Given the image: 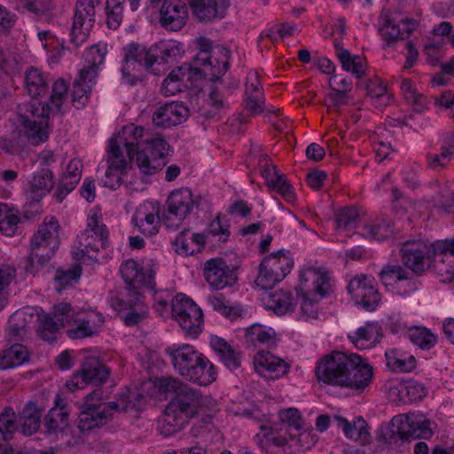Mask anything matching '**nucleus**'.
Instances as JSON below:
<instances>
[{"mask_svg":"<svg viewBox=\"0 0 454 454\" xmlns=\"http://www.w3.org/2000/svg\"><path fill=\"white\" fill-rule=\"evenodd\" d=\"M319 381L355 391L360 395L367 388L373 378V368L366 358L357 355H347L333 351L324 356L315 369Z\"/></svg>","mask_w":454,"mask_h":454,"instance_id":"1","label":"nucleus"},{"mask_svg":"<svg viewBox=\"0 0 454 454\" xmlns=\"http://www.w3.org/2000/svg\"><path fill=\"white\" fill-rule=\"evenodd\" d=\"M127 144H131V160L137 156L136 163L140 171L145 175H154L167 163L166 157L168 154L169 145L161 137L151 140L139 141L143 136V129L134 125L125 126L122 134Z\"/></svg>","mask_w":454,"mask_h":454,"instance_id":"2","label":"nucleus"},{"mask_svg":"<svg viewBox=\"0 0 454 454\" xmlns=\"http://www.w3.org/2000/svg\"><path fill=\"white\" fill-rule=\"evenodd\" d=\"M120 271L127 285L128 295L129 296L127 303L130 307V310L122 316V319L125 325L134 326L145 318L146 313L145 311L137 312L132 307L139 301L142 287L155 292V271L152 267L149 269L139 268L137 262L133 259L122 262ZM125 303L126 301L123 300L118 301V305L121 307Z\"/></svg>","mask_w":454,"mask_h":454,"instance_id":"3","label":"nucleus"},{"mask_svg":"<svg viewBox=\"0 0 454 454\" xmlns=\"http://www.w3.org/2000/svg\"><path fill=\"white\" fill-rule=\"evenodd\" d=\"M317 441V435L310 429L289 432L280 431L267 433L263 443L269 454H295L309 450Z\"/></svg>","mask_w":454,"mask_h":454,"instance_id":"4","label":"nucleus"},{"mask_svg":"<svg viewBox=\"0 0 454 454\" xmlns=\"http://www.w3.org/2000/svg\"><path fill=\"white\" fill-rule=\"evenodd\" d=\"M200 399H170L161 419L159 429L165 437L181 430L191 418L199 414Z\"/></svg>","mask_w":454,"mask_h":454,"instance_id":"5","label":"nucleus"},{"mask_svg":"<svg viewBox=\"0 0 454 454\" xmlns=\"http://www.w3.org/2000/svg\"><path fill=\"white\" fill-rule=\"evenodd\" d=\"M200 201L201 196L194 197L188 187L175 190L168 195L161 215L158 214L157 218L168 227L177 226L192 212L194 207H199Z\"/></svg>","mask_w":454,"mask_h":454,"instance_id":"6","label":"nucleus"},{"mask_svg":"<svg viewBox=\"0 0 454 454\" xmlns=\"http://www.w3.org/2000/svg\"><path fill=\"white\" fill-rule=\"evenodd\" d=\"M89 54L91 56V59L89 60L90 65L80 70L78 78L73 83L72 103L76 109L82 108L88 102L98 75V68L105 61L106 48L101 49L98 45H92Z\"/></svg>","mask_w":454,"mask_h":454,"instance_id":"7","label":"nucleus"},{"mask_svg":"<svg viewBox=\"0 0 454 454\" xmlns=\"http://www.w3.org/2000/svg\"><path fill=\"white\" fill-rule=\"evenodd\" d=\"M132 145L127 144L125 137L120 133L111 137L108 142V168L104 180L105 186L111 190L118 189L121 184L122 176L126 173L128 161L123 156L122 147H125L131 160Z\"/></svg>","mask_w":454,"mask_h":454,"instance_id":"8","label":"nucleus"},{"mask_svg":"<svg viewBox=\"0 0 454 454\" xmlns=\"http://www.w3.org/2000/svg\"><path fill=\"white\" fill-rule=\"evenodd\" d=\"M171 310L186 334L196 338L200 333L203 313L192 299L182 293L177 294L172 300Z\"/></svg>","mask_w":454,"mask_h":454,"instance_id":"9","label":"nucleus"},{"mask_svg":"<svg viewBox=\"0 0 454 454\" xmlns=\"http://www.w3.org/2000/svg\"><path fill=\"white\" fill-rule=\"evenodd\" d=\"M158 50L159 48L153 47L145 50V47L135 43L124 48L125 57L121 73L127 83L134 86L141 81V78L132 73L140 71L141 68L149 70L158 61Z\"/></svg>","mask_w":454,"mask_h":454,"instance_id":"10","label":"nucleus"},{"mask_svg":"<svg viewBox=\"0 0 454 454\" xmlns=\"http://www.w3.org/2000/svg\"><path fill=\"white\" fill-rule=\"evenodd\" d=\"M27 112L31 114V117L24 114L20 115V121L26 129V137L28 142L33 145H37L48 139V120L50 114L48 112L47 102L43 105L38 103L29 105Z\"/></svg>","mask_w":454,"mask_h":454,"instance_id":"11","label":"nucleus"},{"mask_svg":"<svg viewBox=\"0 0 454 454\" xmlns=\"http://www.w3.org/2000/svg\"><path fill=\"white\" fill-rule=\"evenodd\" d=\"M93 401L94 399L87 400L80 411L77 427L82 433L103 426L119 409V404L115 402L103 403L98 401L94 403Z\"/></svg>","mask_w":454,"mask_h":454,"instance_id":"12","label":"nucleus"},{"mask_svg":"<svg viewBox=\"0 0 454 454\" xmlns=\"http://www.w3.org/2000/svg\"><path fill=\"white\" fill-rule=\"evenodd\" d=\"M95 0H77L70 32V42L79 46L85 42L95 23Z\"/></svg>","mask_w":454,"mask_h":454,"instance_id":"13","label":"nucleus"},{"mask_svg":"<svg viewBox=\"0 0 454 454\" xmlns=\"http://www.w3.org/2000/svg\"><path fill=\"white\" fill-rule=\"evenodd\" d=\"M402 262L412 273L421 276L431 268L433 243L430 246L420 241H408L401 248Z\"/></svg>","mask_w":454,"mask_h":454,"instance_id":"14","label":"nucleus"},{"mask_svg":"<svg viewBox=\"0 0 454 454\" xmlns=\"http://www.w3.org/2000/svg\"><path fill=\"white\" fill-rule=\"evenodd\" d=\"M431 268L443 283L454 280V239L433 243Z\"/></svg>","mask_w":454,"mask_h":454,"instance_id":"15","label":"nucleus"},{"mask_svg":"<svg viewBox=\"0 0 454 454\" xmlns=\"http://www.w3.org/2000/svg\"><path fill=\"white\" fill-rule=\"evenodd\" d=\"M142 391L152 397L154 395L165 397H196L192 388L179 379L173 377H156L142 385Z\"/></svg>","mask_w":454,"mask_h":454,"instance_id":"16","label":"nucleus"},{"mask_svg":"<svg viewBox=\"0 0 454 454\" xmlns=\"http://www.w3.org/2000/svg\"><path fill=\"white\" fill-rule=\"evenodd\" d=\"M347 289L355 302L360 304L368 311L374 310L380 301V293L366 275L356 276L352 278Z\"/></svg>","mask_w":454,"mask_h":454,"instance_id":"17","label":"nucleus"},{"mask_svg":"<svg viewBox=\"0 0 454 454\" xmlns=\"http://www.w3.org/2000/svg\"><path fill=\"white\" fill-rule=\"evenodd\" d=\"M204 276L209 286L216 290L231 286L238 279L236 270L230 268L223 258H214L206 262Z\"/></svg>","mask_w":454,"mask_h":454,"instance_id":"18","label":"nucleus"},{"mask_svg":"<svg viewBox=\"0 0 454 454\" xmlns=\"http://www.w3.org/2000/svg\"><path fill=\"white\" fill-rule=\"evenodd\" d=\"M230 0H190L192 16L201 23L209 24L225 18Z\"/></svg>","mask_w":454,"mask_h":454,"instance_id":"19","label":"nucleus"},{"mask_svg":"<svg viewBox=\"0 0 454 454\" xmlns=\"http://www.w3.org/2000/svg\"><path fill=\"white\" fill-rule=\"evenodd\" d=\"M38 238H31L30 251L24 262V270L27 273L35 275L54 256L59 246V240L50 238L44 247H38Z\"/></svg>","mask_w":454,"mask_h":454,"instance_id":"20","label":"nucleus"},{"mask_svg":"<svg viewBox=\"0 0 454 454\" xmlns=\"http://www.w3.org/2000/svg\"><path fill=\"white\" fill-rule=\"evenodd\" d=\"M66 399H56L55 405L49 411L45 418V427L48 434L57 437L68 436L72 430L69 421L70 410L66 403Z\"/></svg>","mask_w":454,"mask_h":454,"instance_id":"21","label":"nucleus"},{"mask_svg":"<svg viewBox=\"0 0 454 454\" xmlns=\"http://www.w3.org/2000/svg\"><path fill=\"white\" fill-rule=\"evenodd\" d=\"M189 109L182 103L172 101L160 106L153 114V124L160 128H169L187 120Z\"/></svg>","mask_w":454,"mask_h":454,"instance_id":"22","label":"nucleus"},{"mask_svg":"<svg viewBox=\"0 0 454 454\" xmlns=\"http://www.w3.org/2000/svg\"><path fill=\"white\" fill-rule=\"evenodd\" d=\"M166 355L170 357L174 368L178 373L184 376V373L189 370L192 364L198 361L202 355L188 344H173L164 349Z\"/></svg>","mask_w":454,"mask_h":454,"instance_id":"23","label":"nucleus"},{"mask_svg":"<svg viewBox=\"0 0 454 454\" xmlns=\"http://www.w3.org/2000/svg\"><path fill=\"white\" fill-rule=\"evenodd\" d=\"M183 377L199 385L207 386L215 380L216 371L214 364L201 355Z\"/></svg>","mask_w":454,"mask_h":454,"instance_id":"24","label":"nucleus"},{"mask_svg":"<svg viewBox=\"0 0 454 454\" xmlns=\"http://www.w3.org/2000/svg\"><path fill=\"white\" fill-rule=\"evenodd\" d=\"M254 368L260 372L264 369L272 374L271 378H279L288 372L290 365L284 359L269 351H260L254 360Z\"/></svg>","mask_w":454,"mask_h":454,"instance_id":"25","label":"nucleus"},{"mask_svg":"<svg viewBox=\"0 0 454 454\" xmlns=\"http://www.w3.org/2000/svg\"><path fill=\"white\" fill-rule=\"evenodd\" d=\"M262 266L284 279L291 271L294 266V261L285 254V250L280 249L264 257L262 260Z\"/></svg>","mask_w":454,"mask_h":454,"instance_id":"26","label":"nucleus"},{"mask_svg":"<svg viewBox=\"0 0 454 454\" xmlns=\"http://www.w3.org/2000/svg\"><path fill=\"white\" fill-rule=\"evenodd\" d=\"M82 384L104 383L110 375V369L102 364L98 359L88 360L81 370Z\"/></svg>","mask_w":454,"mask_h":454,"instance_id":"27","label":"nucleus"},{"mask_svg":"<svg viewBox=\"0 0 454 454\" xmlns=\"http://www.w3.org/2000/svg\"><path fill=\"white\" fill-rule=\"evenodd\" d=\"M25 86L28 95L34 98L45 95L49 89L44 74L35 67H30L26 70Z\"/></svg>","mask_w":454,"mask_h":454,"instance_id":"28","label":"nucleus"},{"mask_svg":"<svg viewBox=\"0 0 454 454\" xmlns=\"http://www.w3.org/2000/svg\"><path fill=\"white\" fill-rule=\"evenodd\" d=\"M380 330L378 323H367L364 326L358 328L349 338L357 348H366L380 341L379 337L381 336Z\"/></svg>","mask_w":454,"mask_h":454,"instance_id":"29","label":"nucleus"},{"mask_svg":"<svg viewBox=\"0 0 454 454\" xmlns=\"http://www.w3.org/2000/svg\"><path fill=\"white\" fill-rule=\"evenodd\" d=\"M41 411L33 401H29L20 415V423L24 435H32L35 433L41 423Z\"/></svg>","mask_w":454,"mask_h":454,"instance_id":"30","label":"nucleus"},{"mask_svg":"<svg viewBox=\"0 0 454 454\" xmlns=\"http://www.w3.org/2000/svg\"><path fill=\"white\" fill-rule=\"evenodd\" d=\"M220 53L223 55V58L228 59L231 56V52L228 49L224 47L218 48ZM229 62L225 60L223 62V67L218 68L217 74L215 72H211L209 74L206 73L205 71H202L197 67H192L190 65L184 64L183 67H185L184 70H183V73L186 74L185 75V81H192L196 77L201 78L204 76L205 78L208 76V79L212 82H218L221 80V76L223 75V74L228 70L229 68ZM211 71H213V67H211Z\"/></svg>","mask_w":454,"mask_h":454,"instance_id":"31","label":"nucleus"},{"mask_svg":"<svg viewBox=\"0 0 454 454\" xmlns=\"http://www.w3.org/2000/svg\"><path fill=\"white\" fill-rule=\"evenodd\" d=\"M278 419L281 424H274L270 427V432H279L280 428L288 430L289 432L302 429L303 420L300 411L295 408H288L278 411Z\"/></svg>","mask_w":454,"mask_h":454,"instance_id":"32","label":"nucleus"},{"mask_svg":"<svg viewBox=\"0 0 454 454\" xmlns=\"http://www.w3.org/2000/svg\"><path fill=\"white\" fill-rule=\"evenodd\" d=\"M340 426L348 438L360 442L362 444L369 442L370 434L367 429L366 421L363 418L356 419L352 424L347 419H340Z\"/></svg>","mask_w":454,"mask_h":454,"instance_id":"33","label":"nucleus"},{"mask_svg":"<svg viewBox=\"0 0 454 454\" xmlns=\"http://www.w3.org/2000/svg\"><path fill=\"white\" fill-rule=\"evenodd\" d=\"M28 357L29 354L27 347L15 343L6 349L3 356L0 357V369L4 370L22 364L28 360Z\"/></svg>","mask_w":454,"mask_h":454,"instance_id":"34","label":"nucleus"},{"mask_svg":"<svg viewBox=\"0 0 454 454\" xmlns=\"http://www.w3.org/2000/svg\"><path fill=\"white\" fill-rule=\"evenodd\" d=\"M364 236L376 240H382L394 235V223L387 216L374 220L364 226Z\"/></svg>","mask_w":454,"mask_h":454,"instance_id":"35","label":"nucleus"},{"mask_svg":"<svg viewBox=\"0 0 454 454\" xmlns=\"http://www.w3.org/2000/svg\"><path fill=\"white\" fill-rule=\"evenodd\" d=\"M387 429L389 430V435L386 436L387 442H395L397 438L402 441H410V414L395 416Z\"/></svg>","mask_w":454,"mask_h":454,"instance_id":"36","label":"nucleus"},{"mask_svg":"<svg viewBox=\"0 0 454 454\" xmlns=\"http://www.w3.org/2000/svg\"><path fill=\"white\" fill-rule=\"evenodd\" d=\"M185 67H177L174 68L170 74L163 80L160 87L161 93L166 96H172L183 90L185 87L184 82L185 81L186 74L183 73Z\"/></svg>","mask_w":454,"mask_h":454,"instance_id":"37","label":"nucleus"},{"mask_svg":"<svg viewBox=\"0 0 454 454\" xmlns=\"http://www.w3.org/2000/svg\"><path fill=\"white\" fill-rule=\"evenodd\" d=\"M312 279L315 286V293L318 294L320 298L326 297L330 293V283L329 278L326 273H319L316 269L309 268L305 271H301L300 274V281L301 284L305 281Z\"/></svg>","mask_w":454,"mask_h":454,"instance_id":"38","label":"nucleus"},{"mask_svg":"<svg viewBox=\"0 0 454 454\" xmlns=\"http://www.w3.org/2000/svg\"><path fill=\"white\" fill-rule=\"evenodd\" d=\"M364 90L378 108L386 106L391 100V96L387 93V87L379 79H370L364 85Z\"/></svg>","mask_w":454,"mask_h":454,"instance_id":"39","label":"nucleus"},{"mask_svg":"<svg viewBox=\"0 0 454 454\" xmlns=\"http://www.w3.org/2000/svg\"><path fill=\"white\" fill-rule=\"evenodd\" d=\"M267 306L272 309L277 315L282 316L289 311H294L295 304L292 302L291 293L279 291L269 294Z\"/></svg>","mask_w":454,"mask_h":454,"instance_id":"40","label":"nucleus"},{"mask_svg":"<svg viewBox=\"0 0 454 454\" xmlns=\"http://www.w3.org/2000/svg\"><path fill=\"white\" fill-rule=\"evenodd\" d=\"M408 337L412 343L420 348L428 350L437 342V335L423 326H414L408 330Z\"/></svg>","mask_w":454,"mask_h":454,"instance_id":"41","label":"nucleus"},{"mask_svg":"<svg viewBox=\"0 0 454 454\" xmlns=\"http://www.w3.org/2000/svg\"><path fill=\"white\" fill-rule=\"evenodd\" d=\"M433 434L431 423L423 415L410 413V440L416 438L429 439Z\"/></svg>","mask_w":454,"mask_h":454,"instance_id":"42","label":"nucleus"},{"mask_svg":"<svg viewBox=\"0 0 454 454\" xmlns=\"http://www.w3.org/2000/svg\"><path fill=\"white\" fill-rule=\"evenodd\" d=\"M126 0H106V24L110 29H117L123 20V5Z\"/></svg>","mask_w":454,"mask_h":454,"instance_id":"43","label":"nucleus"},{"mask_svg":"<svg viewBox=\"0 0 454 454\" xmlns=\"http://www.w3.org/2000/svg\"><path fill=\"white\" fill-rule=\"evenodd\" d=\"M380 278L386 287L395 288L400 280L406 278V269L399 264H387L381 269Z\"/></svg>","mask_w":454,"mask_h":454,"instance_id":"44","label":"nucleus"},{"mask_svg":"<svg viewBox=\"0 0 454 454\" xmlns=\"http://www.w3.org/2000/svg\"><path fill=\"white\" fill-rule=\"evenodd\" d=\"M19 223V216L9 208L8 205L0 203V231L12 237L15 234Z\"/></svg>","mask_w":454,"mask_h":454,"instance_id":"45","label":"nucleus"},{"mask_svg":"<svg viewBox=\"0 0 454 454\" xmlns=\"http://www.w3.org/2000/svg\"><path fill=\"white\" fill-rule=\"evenodd\" d=\"M39 327L38 334L43 340L54 341L57 339L56 333L61 328L58 321L50 314L38 316Z\"/></svg>","mask_w":454,"mask_h":454,"instance_id":"46","label":"nucleus"},{"mask_svg":"<svg viewBox=\"0 0 454 454\" xmlns=\"http://www.w3.org/2000/svg\"><path fill=\"white\" fill-rule=\"evenodd\" d=\"M67 92V83L64 79H59L54 82L51 95L49 101H47L48 112H52L53 114L60 112Z\"/></svg>","mask_w":454,"mask_h":454,"instance_id":"47","label":"nucleus"},{"mask_svg":"<svg viewBox=\"0 0 454 454\" xmlns=\"http://www.w3.org/2000/svg\"><path fill=\"white\" fill-rule=\"evenodd\" d=\"M59 229L58 220L52 217L49 223L44 222L41 224L32 238H38V247H44L50 241V238L59 240Z\"/></svg>","mask_w":454,"mask_h":454,"instance_id":"48","label":"nucleus"},{"mask_svg":"<svg viewBox=\"0 0 454 454\" xmlns=\"http://www.w3.org/2000/svg\"><path fill=\"white\" fill-rule=\"evenodd\" d=\"M54 185L52 171L50 168L42 167L31 181L33 192L50 191Z\"/></svg>","mask_w":454,"mask_h":454,"instance_id":"49","label":"nucleus"},{"mask_svg":"<svg viewBox=\"0 0 454 454\" xmlns=\"http://www.w3.org/2000/svg\"><path fill=\"white\" fill-rule=\"evenodd\" d=\"M15 430V413L12 408L7 407L0 414V434L3 440L9 441Z\"/></svg>","mask_w":454,"mask_h":454,"instance_id":"50","label":"nucleus"},{"mask_svg":"<svg viewBox=\"0 0 454 454\" xmlns=\"http://www.w3.org/2000/svg\"><path fill=\"white\" fill-rule=\"evenodd\" d=\"M359 222V214L356 208L348 207L341 209L336 216L337 228L353 229Z\"/></svg>","mask_w":454,"mask_h":454,"instance_id":"51","label":"nucleus"},{"mask_svg":"<svg viewBox=\"0 0 454 454\" xmlns=\"http://www.w3.org/2000/svg\"><path fill=\"white\" fill-rule=\"evenodd\" d=\"M89 233L91 232L92 236L95 235L98 238L101 243V248L105 249L108 246V230L105 224H99L98 217L96 214L92 215L87 224Z\"/></svg>","mask_w":454,"mask_h":454,"instance_id":"52","label":"nucleus"},{"mask_svg":"<svg viewBox=\"0 0 454 454\" xmlns=\"http://www.w3.org/2000/svg\"><path fill=\"white\" fill-rule=\"evenodd\" d=\"M52 317L55 318L58 323H60V327H63L66 324H69L73 321L76 322L74 316V310L69 303L62 302L53 307Z\"/></svg>","mask_w":454,"mask_h":454,"instance_id":"53","label":"nucleus"},{"mask_svg":"<svg viewBox=\"0 0 454 454\" xmlns=\"http://www.w3.org/2000/svg\"><path fill=\"white\" fill-rule=\"evenodd\" d=\"M90 238L92 235L89 234V230L86 229L79 237L77 247L80 249L81 257H88L90 260L96 261L97 256L94 254L99 251V247L90 241Z\"/></svg>","mask_w":454,"mask_h":454,"instance_id":"54","label":"nucleus"},{"mask_svg":"<svg viewBox=\"0 0 454 454\" xmlns=\"http://www.w3.org/2000/svg\"><path fill=\"white\" fill-rule=\"evenodd\" d=\"M379 32L385 39L384 46H391L396 40L403 39L400 28L390 19H386Z\"/></svg>","mask_w":454,"mask_h":454,"instance_id":"55","label":"nucleus"},{"mask_svg":"<svg viewBox=\"0 0 454 454\" xmlns=\"http://www.w3.org/2000/svg\"><path fill=\"white\" fill-rule=\"evenodd\" d=\"M247 337L250 338L251 341H258L262 344H266L268 347L275 345V339L273 334L261 325H253L247 331Z\"/></svg>","mask_w":454,"mask_h":454,"instance_id":"56","label":"nucleus"},{"mask_svg":"<svg viewBox=\"0 0 454 454\" xmlns=\"http://www.w3.org/2000/svg\"><path fill=\"white\" fill-rule=\"evenodd\" d=\"M8 331L9 334L14 338L22 337L27 333V323L23 314L15 312L10 317Z\"/></svg>","mask_w":454,"mask_h":454,"instance_id":"57","label":"nucleus"},{"mask_svg":"<svg viewBox=\"0 0 454 454\" xmlns=\"http://www.w3.org/2000/svg\"><path fill=\"white\" fill-rule=\"evenodd\" d=\"M82 274V268L80 265L75 264L73 267L66 270H57L55 280L59 284L60 286L66 287L76 281Z\"/></svg>","mask_w":454,"mask_h":454,"instance_id":"58","label":"nucleus"},{"mask_svg":"<svg viewBox=\"0 0 454 454\" xmlns=\"http://www.w3.org/2000/svg\"><path fill=\"white\" fill-rule=\"evenodd\" d=\"M283 279L278 278L274 273H271L267 268L262 266V262L259 266V274L254 280L257 286L262 289H271L276 284L282 281Z\"/></svg>","mask_w":454,"mask_h":454,"instance_id":"59","label":"nucleus"},{"mask_svg":"<svg viewBox=\"0 0 454 454\" xmlns=\"http://www.w3.org/2000/svg\"><path fill=\"white\" fill-rule=\"evenodd\" d=\"M271 187L276 192L279 193L287 202H293L295 199L293 185L286 180L284 175L275 178V183Z\"/></svg>","mask_w":454,"mask_h":454,"instance_id":"60","label":"nucleus"},{"mask_svg":"<svg viewBox=\"0 0 454 454\" xmlns=\"http://www.w3.org/2000/svg\"><path fill=\"white\" fill-rule=\"evenodd\" d=\"M98 333V329L90 325V320H82L75 328L69 329L67 332L70 339H80L90 337Z\"/></svg>","mask_w":454,"mask_h":454,"instance_id":"61","label":"nucleus"},{"mask_svg":"<svg viewBox=\"0 0 454 454\" xmlns=\"http://www.w3.org/2000/svg\"><path fill=\"white\" fill-rule=\"evenodd\" d=\"M441 150L440 154L428 153L427 155V161L431 168H443L450 162L453 152L446 145H442Z\"/></svg>","mask_w":454,"mask_h":454,"instance_id":"62","label":"nucleus"},{"mask_svg":"<svg viewBox=\"0 0 454 454\" xmlns=\"http://www.w3.org/2000/svg\"><path fill=\"white\" fill-rule=\"evenodd\" d=\"M209 302L215 310L224 315L227 317L234 319L240 315L239 309L227 306L223 303L222 294H219V296L210 297Z\"/></svg>","mask_w":454,"mask_h":454,"instance_id":"63","label":"nucleus"},{"mask_svg":"<svg viewBox=\"0 0 454 454\" xmlns=\"http://www.w3.org/2000/svg\"><path fill=\"white\" fill-rule=\"evenodd\" d=\"M420 285V281L413 278L406 270V278L400 280L399 284L395 286V289L401 295H409L410 294L418 291Z\"/></svg>","mask_w":454,"mask_h":454,"instance_id":"64","label":"nucleus"}]
</instances>
